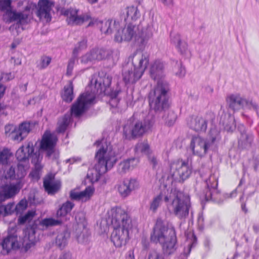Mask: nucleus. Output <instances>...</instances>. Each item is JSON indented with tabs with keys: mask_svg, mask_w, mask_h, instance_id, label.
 <instances>
[{
	"mask_svg": "<svg viewBox=\"0 0 259 259\" xmlns=\"http://www.w3.org/2000/svg\"><path fill=\"white\" fill-rule=\"evenodd\" d=\"M111 80L112 77L108 75H94L91 81V92L87 91L80 95L72 105L71 112L65 114L59 119L57 132H64L71 122L72 115L76 117L81 115L91 105L95 103L96 95L105 93L110 85Z\"/></svg>",
	"mask_w": 259,
	"mask_h": 259,
	"instance_id": "f257e3e1",
	"label": "nucleus"
},
{
	"mask_svg": "<svg viewBox=\"0 0 259 259\" xmlns=\"http://www.w3.org/2000/svg\"><path fill=\"white\" fill-rule=\"evenodd\" d=\"M164 65L156 60L151 65L150 73L154 80H157V85L149 95V105L155 110H161L167 106V93L169 91L168 83L163 79Z\"/></svg>",
	"mask_w": 259,
	"mask_h": 259,
	"instance_id": "f03ea898",
	"label": "nucleus"
},
{
	"mask_svg": "<svg viewBox=\"0 0 259 259\" xmlns=\"http://www.w3.org/2000/svg\"><path fill=\"white\" fill-rule=\"evenodd\" d=\"M95 144L99 148L95 156L97 162L95 165V174L92 173L91 170L88 173V177L92 182L98 181L100 176L111 169L117 160L115 152L112 146L107 143L105 140L98 141Z\"/></svg>",
	"mask_w": 259,
	"mask_h": 259,
	"instance_id": "7ed1b4c3",
	"label": "nucleus"
},
{
	"mask_svg": "<svg viewBox=\"0 0 259 259\" xmlns=\"http://www.w3.org/2000/svg\"><path fill=\"white\" fill-rule=\"evenodd\" d=\"M151 241L159 243L162 246L164 254L170 255L176 250L177 237L174 228L164 222L161 219H157L152 233Z\"/></svg>",
	"mask_w": 259,
	"mask_h": 259,
	"instance_id": "20e7f679",
	"label": "nucleus"
},
{
	"mask_svg": "<svg viewBox=\"0 0 259 259\" xmlns=\"http://www.w3.org/2000/svg\"><path fill=\"white\" fill-rule=\"evenodd\" d=\"M153 33V28L150 25H147L140 30L138 26L129 23L121 29H117L114 39L118 42L132 41L137 46L142 47L152 37Z\"/></svg>",
	"mask_w": 259,
	"mask_h": 259,
	"instance_id": "39448f33",
	"label": "nucleus"
},
{
	"mask_svg": "<svg viewBox=\"0 0 259 259\" xmlns=\"http://www.w3.org/2000/svg\"><path fill=\"white\" fill-rule=\"evenodd\" d=\"M164 196L168 209L180 219H185L189 214L190 202L189 197L176 189H171Z\"/></svg>",
	"mask_w": 259,
	"mask_h": 259,
	"instance_id": "423d86ee",
	"label": "nucleus"
},
{
	"mask_svg": "<svg viewBox=\"0 0 259 259\" xmlns=\"http://www.w3.org/2000/svg\"><path fill=\"white\" fill-rule=\"evenodd\" d=\"M221 139L220 131L213 128L210 130L208 138L204 139L200 136H194L192 138L190 149L194 155L199 157H203L208 151L213 147Z\"/></svg>",
	"mask_w": 259,
	"mask_h": 259,
	"instance_id": "0eeeda50",
	"label": "nucleus"
},
{
	"mask_svg": "<svg viewBox=\"0 0 259 259\" xmlns=\"http://www.w3.org/2000/svg\"><path fill=\"white\" fill-rule=\"evenodd\" d=\"M153 124L152 118L149 117L143 121H128L123 128V137L131 140L142 137L151 128Z\"/></svg>",
	"mask_w": 259,
	"mask_h": 259,
	"instance_id": "6e6552de",
	"label": "nucleus"
},
{
	"mask_svg": "<svg viewBox=\"0 0 259 259\" xmlns=\"http://www.w3.org/2000/svg\"><path fill=\"white\" fill-rule=\"evenodd\" d=\"M27 166L21 163L17 164V170L13 166L5 165L0 170V186L10 183L11 181L24 180L26 175V169Z\"/></svg>",
	"mask_w": 259,
	"mask_h": 259,
	"instance_id": "1a4fd4ad",
	"label": "nucleus"
},
{
	"mask_svg": "<svg viewBox=\"0 0 259 259\" xmlns=\"http://www.w3.org/2000/svg\"><path fill=\"white\" fill-rule=\"evenodd\" d=\"M108 221L113 228L132 229V219L128 213L120 207L112 208L108 211Z\"/></svg>",
	"mask_w": 259,
	"mask_h": 259,
	"instance_id": "9d476101",
	"label": "nucleus"
},
{
	"mask_svg": "<svg viewBox=\"0 0 259 259\" xmlns=\"http://www.w3.org/2000/svg\"><path fill=\"white\" fill-rule=\"evenodd\" d=\"M119 55L117 50H107L103 48H94L81 57L82 63H88L96 60L105 59H111L113 62L118 59Z\"/></svg>",
	"mask_w": 259,
	"mask_h": 259,
	"instance_id": "9b49d317",
	"label": "nucleus"
},
{
	"mask_svg": "<svg viewBox=\"0 0 259 259\" xmlns=\"http://www.w3.org/2000/svg\"><path fill=\"white\" fill-rule=\"evenodd\" d=\"M192 172L188 163L182 159L170 162L169 176L175 181H184L189 177Z\"/></svg>",
	"mask_w": 259,
	"mask_h": 259,
	"instance_id": "f8f14e48",
	"label": "nucleus"
},
{
	"mask_svg": "<svg viewBox=\"0 0 259 259\" xmlns=\"http://www.w3.org/2000/svg\"><path fill=\"white\" fill-rule=\"evenodd\" d=\"M226 101L229 107L233 110H238L244 108L257 110L258 108V106L255 103L249 101L239 94L229 95Z\"/></svg>",
	"mask_w": 259,
	"mask_h": 259,
	"instance_id": "ddd939ff",
	"label": "nucleus"
},
{
	"mask_svg": "<svg viewBox=\"0 0 259 259\" xmlns=\"http://www.w3.org/2000/svg\"><path fill=\"white\" fill-rule=\"evenodd\" d=\"M78 10L76 9L69 8L61 10V14L66 17V22L70 25H80L88 21L90 17L87 15H78Z\"/></svg>",
	"mask_w": 259,
	"mask_h": 259,
	"instance_id": "4468645a",
	"label": "nucleus"
},
{
	"mask_svg": "<svg viewBox=\"0 0 259 259\" xmlns=\"http://www.w3.org/2000/svg\"><path fill=\"white\" fill-rule=\"evenodd\" d=\"M9 183L3 186H0L2 189L0 192V202L12 198L18 193L24 184V180H20L15 183Z\"/></svg>",
	"mask_w": 259,
	"mask_h": 259,
	"instance_id": "2eb2a0df",
	"label": "nucleus"
},
{
	"mask_svg": "<svg viewBox=\"0 0 259 259\" xmlns=\"http://www.w3.org/2000/svg\"><path fill=\"white\" fill-rule=\"evenodd\" d=\"M130 60L132 61L134 68L143 75L149 65L148 55L141 52H136L130 56Z\"/></svg>",
	"mask_w": 259,
	"mask_h": 259,
	"instance_id": "dca6fc26",
	"label": "nucleus"
},
{
	"mask_svg": "<svg viewBox=\"0 0 259 259\" xmlns=\"http://www.w3.org/2000/svg\"><path fill=\"white\" fill-rule=\"evenodd\" d=\"M57 141L56 136L46 131L42 137L40 144V148L47 151V155L50 157L54 152V149Z\"/></svg>",
	"mask_w": 259,
	"mask_h": 259,
	"instance_id": "f3484780",
	"label": "nucleus"
},
{
	"mask_svg": "<svg viewBox=\"0 0 259 259\" xmlns=\"http://www.w3.org/2000/svg\"><path fill=\"white\" fill-rule=\"evenodd\" d=\"M54 6V2L51 0H39L36 15L40 19H44L47 22L51 20V11Z\"/></svg>",
	"mask_w": 259,
	"mask_h": 259,
	"instance_id": "a211bd4d",
	"label": "nucleus"
},
{
	"mask_svg": "<svg viewBox=\"0 0 259 259\" xmlns=\"http://www.w3.org/2000/svg\"><path fill=\"white\" fill-rule=\"evenodd\" d=\"M111 234V240L117 247H120L125 245L128 238L129 230L131 229L113 228Z\"/></svg>",
	"mask_w": 259,
	"mask_h": 259,
	"instance_id": "6ab92c4d",
	"label": "nucleus"
},
{
	"mask_svg": "<svg viewBox=\"0 0 259 259\" xmlns=\"http://www.w3.org/2000/svg\"><path fill=\"white\" fill-rule=\"evenodd\" d=\"M35 153H39V152H34V146L32 142H29L20 147L16 153V157L17 160L21 162H26L29 159H33V156Z\"/></svg>",
	"mask_w": 259,
	"mask_h": 259,
	"instance_id": "aec40b11",
	"label": "nucleus"
},
{
	"mask_svg": "<svg viewBox=\"0 0 259 259\" xmlns=\"http://www.w3.org/2000/svg\"><path fill=\"white\" fill-rule=\"evenodd\" d=\"M15 228H11L8 236L5 238L2 244L3 248L8 253L11 249L19 247L17 235L15 234Z\"/></svg>",
	"mask_w": 259,
	"mask_h": 259,
	"instance_id": "412c9836",
	"label": "nucleus"
},
{
	"mask_svg": "<svg viewBox=\"0 0 259 259\" xmlns=\"http://www.w3.org/2000/svg\"><path fill=\"white\" fill-rule=\"evenodd\" d=\"M170 41L181 54L186 55L189 52L187 42L182 38L179 33H171Z\"/></svg>",
	"mask_w": 259,
	"mask_h": 259,
	"instance_id": "4be33fe9",
	"label": "nucleus"
},
{
	"mask_svg": "<svg viewBox=\"0 0 259 259\" xmlns=\"http://www.w3.org/2000/svg\"><path fill=\"white\" fill-rule=\"evenodd\" d=\"M94 192L95 189L92 186H89L80 192L71 191L70 193V197L72 200L85 202L91 199Z\"/></svg>",
	"mask_w": 259,
	"mask_h": 259,
	"instance_id": "5701e85b",
	"label": "nucleus"
},
{
	"mask_svg": "<svg viewBox=\"0 0 259 259\" xmlns=\"http://www.w3.org/2000/svg\"><path fill=\"white\" fill-rule=\"evenodd\" d=\"M190 127L197 132H205L207 128V120L201 116H192L188 121Z\"/></svg>",
	"mask_w": 259,
	"mask_h": 259,
	"instance_id": "b1692460",
	"label": "nucleus"
},
{
	"mask_svg": "<svg viewBox=\"0 0 259 259\" xmlns=\"http://www.w3.org/2000/svg\"><path fill=\"white\" fill-rule=\"evenodd\" d=\"M207 190L205 194V198L206 200H215V195L217 194V187L218 186V181L216 178L211 176L209 178L206 180Z\"/></svg>",
	"mask_w": 259,
	"mask_h": 259,
	"instance_id": "393cba45",
	"label": "nucleus"
},
{
	"mask_svg": "<svg viewBox=\"0 0 259 259\" xmlns=\"http://www.w3.org/2000/svg\"><path fill=\"white\" fill-rule=\"evenodd\" d=\"M8 14L9 17L6 20L8 23L16 21L20 24H24L28 22L29 12L26 11L23 12L12 11V12H8Z\"/></svg>",
	"mask_w": 259,
	"mask_h": 259,
	"instance_id": "a878e982",
	"label": "nucleus"
},
{
	"mask_svg": "<svg viewBox=\"0 0 259 259\" xmlns=\"http://www.w3.org/2000/svg\"><path fill=\"white\" fill-rule=\"evenodd\" d=\"M143 75L135 68H124L122 72L123 80L126 84H133L140 79Z\"/></svg>",
	"mask_w": 259,
	"mask_h": 259,
	"instance_id": "bb28decb",
	"label": "nucleus"
},
{
	"mask_svg": "<svg viewBox=\"0 0 259 259\" xmlns=\"http://www.w3.org/2000/svg\"><path fill=\"white\" fill-rule=\"evenodd\" d=\"M97 24L100 28L101 31L106 34H111L114 30H117L120 25L119 22L112 20L97 22Z\"/></svg>",
	"mask_w": 259,
	"mask_h": 259,
	"instance_id": "cd10ccee",
	"label": "nucleus"
},
{
	"mask_svg": "<svg viewBox=\"0 0 259 259\" xmlns=\"http://www.w3.org/2000/svg\"><path fill=\"white\" fill-rule=\"evenodd\" d=\"M42 158L39 153H35L33 156L31 162L34 165V168L29 174V177L33 180H38L40 177L42 166L40 164V162Z\"/></svg>",
	"mask_w": 259,
	"mask_h": 259,
	"instance_id": "c85d7f7f",
	"label": "nucleus"
},
{
	"mask_svg": "<svg viewBox=\"0 0 259 259\" xmlns=\"http://www.w3.org/2000/svg\"><path fill=\"white\" fill-rule=\"evenodd\" d=\"M31 130L30 123L22 122L17 127L16 134L13 137V140L18 142L22 141L27 136Z\"/></svg>",
	"mask_w": 259,
	"mask_h": 259,
	"instance_id": "c756f323",
	"label": "nucleus"
},
{
	"mask_svg": "<svg viewBox=\"0 0 259 259\" xmlns=\"http://www.w3.org/2000/svg\"><path fill=\"white\" fill-rule=\"evenodd\" d=\"M44 186L45 190L48 194H54L60 188V184L58 182H55L54 177L49 175L44 181Z\"/></svg>",
	"mask_w": 259,
	"mask_h": 259,
	"instance_id": "7c9ffc66",
	"label": "nucleus"
},
{
	"mask_svg": "<svg viewBox=\"0 0 259 259\" xmlns=\"http://www.w3.org/2000/svg\"><path fill=\"white\" fill-rule=\"evenodd\" d=\"M139 162L138 158H132L125 160L120 163L118 170L121 173H125L135 168Z\"/></svg>",
	"mask_w": 259,
	"mask_h": 259,
	"instance_id": "2f4dec72",
	"label": "nucleus"
},
{
	"mask_svg": "<svg viewBox=\"0 0 259 259\" xmlns=\"http://www.w3.org/2000/svg\"><path fill=\"white\" fill-rule=\"evenodd\" d=\"M167 103H168V100L167 99ZM168 107V103H167V106L161 110H155V111H164V115L162 118L165 122V124H166L168 126L172 125L177 119V115L176 114L171 110H165ZM154 110V109H153Z\"/></svg>",
	"mask_w": 259,
	"mask_h": 259,
	"instance_id": "473e14b6",
	"label": "nucleus"
},
{
	"mask_svg": "<svg viewBox=\"0 0 259 259\" xmlns=\"http://www.w3.org/2000/svg\"><path fill=\"white\" fill-rule=\"evenodd\" d=\"M76 239L80 243H87L90 239V234L87 228L76 229Z\"/></svg>",
	"mask_w": 259,
	"mask_h": 259,
	"instance_id": "72a5a7b5",
	"label": "nucleus"
},
{
	"mask_svg": "<svg viewBox=\"0 0 259 259\" xmlns=\"http://www.w3.org/2000/svg\"><path fill=\"white\" fill-rule=\"evenodd\" d=\"M61 96L63 100L66 102H70L72 101L74 98V95L73 84L71 82L68 85L64 87Z\"/></svg>",
	"mask_w": 259,
	"mask_h": 259,
	"instance_id": "f704fd0d",
	"label": "nucleus"
},
{
	"mask_svg": "<svg viewBox=\"0 0 259 259\" xmlns=\"http://www.w3.org/2000/svg\"><path fill=\"white\" fill-rule=\"evenodd\" d=\"M61 223L59 220H55L53 218H47L42 220L39 222L38 228L41 230L47 229L49 227L57 226Z\"/></svg>",
	"mask_w": 259,
	"mask_h": 259,
	"instance_id": "c9c22d12",
	"label": "nucleus"
},
{
	"mask_svg": "<svg viewBox=\"0 0 259 259\" xmlns=\"http://www.w3.org/2000/svg\"><path fill=\"white\" fill-rule=\"evenodd\" d=\"M126 19L136 21L140 17V13L137 7L131 6L126 8Z\"/></svg>",
	"mask_w": 259,
	"mask_h": 259,
	"instance_id": "e433bc0d",
	"label": "nucleus"
},
{
	"mask_svg": "<svg viewBox=\"0 0 259 259\" xmlns=\"http://www.w3.org/2000/svg\"><path fill=\"white\" fill-rule=\"evenodd\" d=\"M74 204L69 201L62 204V206L58 210L57 212V216L58 217H62L65 216L67 213H69L73 207Z\"/></svg>",
	"mask_w": 259,
	"mask_h": 259,
	"instance_id": "4c0bfd02",
	"label": "nucleus"
},
{
	"mask_svg": "<svg viewBox=\"0 0 259 259\" xmlns=\"http://www.w3.org/2000/svg\"><path fill=\"white\" fill-rule=\"evenodd\" d=\"M166 195H163L162 193H160L157 196L153 198L150 203V209L153 212H155L158 208L160 206L162 203V200H164V196Z\"/></svg>",
	"mask_w": 259,
	"mask_h": 259,
	"instance_id": "58836bf2",
	"label": "nucleus"
},
{
	"mask_svg": "<svg viewBox=\"0 0 259 259\" xmlns=\"http://www.w3.org/2000/svg\"><path fill=\"white\" fill-rule=\"evenodd\" d=\"M69 237V234L67 231L60 233L56 239V244L60 248L64 247L67 244Z\"/></svg>",
	"mask_w": 259,
	"mask_h": 259,
	"instance_id": "ea45409f",
	"label": "nucleus"
},
{
	"mask_svg": "<svg viewBox=\"0 0 259 259\" xmlns=\"http://www.w3.org/2000/svg\"><path fill=\"white\" fill-rule=\"evenodd\" d=\"M135 150L138 154L147 155L149 153V146L147 141L139 142L136 145Z\"/></svg>",
	"mask_w": 259,
	"mask_h": 259,
	"instance_id": "a19ab883",
	"label": "nucleus"
},
{
	"mask_svg": "<svg viewBox=\"0 0 259 259\" xmlns=\"http://www.w3.org/2000/svg\"><path fill=\"white\" fill-rule=\"evenodd\" d=\"M75 221L77 224V228H87V222L86 220L85 214L83 212H79L75 215Z\"/></svg>",
	"mask_w": 259,
	"mask_h": 259,
	"instance_id": "79ce46f5",
	"label": "nucleus"
},
{
	"mask_svg": "<svg viewBox=\"0 0 259 259\" xmlns=\"http://www.w3.org/2000/svg\"><path fill=\"white\" fill-rule=\"evenodd\" d=\"M0 10L5 12L4 16L9 17L8 12H12L11 1L0 0Z\"/></svg>",
	"mask_w": 259,
	"mask_h": 259,
	"instance_id": "37998d69",
	"label": "nucleus"
},
{
	"mask_svg": "<svg viewBox=\"0 0 259 259\" xmlns=\"http://www.w3.org/2000/svg\"><path fill=\"white\" fill-rule=\"evenodd\" d=\"M241 128L243 130L241 132V137L239 140V143L241 145H246L250 144L252 141V136L251 135H248L246 133L244 130V127L243 125H241Z\"/></svg>",
	"mask_w": 259,
	"mask_h": 259,
	"instance_id": "c03bdc74",
	"label": "nucleus"
},
{
	"mask_svg": "<svg viewBox=\"0 0 259 259\" xmlns=\"http://www.w3.org/2000/svg\"><path fill=\"white\" fill-rule=\"evenodd\" d=\"M12 154L8 149H4L0 152V164L8 165L9 160Z\"/></svg>",
	"mask_w": 259,
	"mask_h": 259,
	"instance_id": "a18cd8bd",
	"label": "nucleus"
},
{
	"mask_svg": "<svg viewBox=\"0 0 259 259\" xmlns=\"http://www.w3.org/2000/svg\"><path fill=\"white\" fill-rule=\"evenodd\" d=\"M117 190L123 197H126L131 194L125 180L118 184Z\"/></svg>",
	"mask_w": 259,
	"mask_h": 259,
	"instance_id": "49530a36",
	"label": "nucleus"
},
{
	"mask_svg": "<svg viewBox=\"0 0 259 259\" xmlns=\"http://www.w3.org/2000/svg\"><path fill=\"white\" fill-rule=\"evenodd\" d=\"M87 47V39L83 38L81 41L78 42L75 46L73 50V56L77 58L78 53L85 49Z\"/></svg>",
	"mask_w": 259,
	"mask_h": 259,
	"instance_id": "de8ad7c7",
	"label": "nucleus"
},
{
	"mask_svg": "<svg viewBox=\"0 0 259 259\" xmlns=\"http://www.w3.org/2000/svg\"><path fill=\"white\" fill-rule=\"evenodd\" d=\"M26 233H27V235H26L25 238H27L29 242H31V244H35L37 239L35 237L36 231L34 226H33L30 228H27L26 232Z\"/></svg>",
	"mask_w": 259,
	"mask_h": 259,
	"instance_id": "09e8293b",
	"label": "nucleus"
},
{
	"mask_svg": "<svg viewBox=\"0 0 259 259\" xmlns=\"http://www.w3.org/2000/svg\"><path fill=\"white\" fill-rule=\"evenodd\" d=\"M125 181L131 193L133 191L137 190L140 187L139 182L136 179H125Z\"/></svg>",
	"mask_w": 259,
	"mask_h": 259,
	"instance_id": "8fccbe9b",
	"label": "nucleus"
},
{
	"mask_svg": "<svg viewBox=\"0 0 259 259\" xmlns=\"http://www.w3.org/2000/svg\"><path fill=\"white\" fill-rule=\"evenodd\" d=\"M174 71L176 75L180 77H183L185 75L186 71L181 62L176 61L174 68Z\"/></svg>",
	"mask_w": 259,
	"mask_h": 259,
	"instance_id": "3c124183",
	"label": "nucleus"
},
{
	"mask_svg": "<svg viewBox=\"0 0 259 259\" xmlns=\"http://www.w3.org/2000/svg\"><path fill=\"white\" fill-rule=\"evenodd\" d=\"M192 237V239L189 240H187L188 247L185 248L184 253L186 255H188L190 254L191 248L195 245L196 242V238L193 234L190 235Z\"/></svg>",
	"mask_w": 259,
	"mask_h": 259,
	"instance_id": "603ef678",
	"label": "nucleus"
},
{
	"mask_svg": "<svg viewBox=\"0 0 259 259\" xmlns=\"http://www.w3.org/2000/svg\"><path fill=\"white\" fill-rule=\"evenodd\" d=\"M35 213L34 211H29L24 215L20 217L18 219V223L23 224L26 221H30L34 216Z\"/></svg>",
	"mask_w": 259,
	"mask_h": 259,
	"instance_id": "864d4df0",
	"label": "nucleus"
},
{
	"mask_svg": "<svg viewBox=\"0 0 259 259\" xmlns=\"http://www.w3.org/2000/svg\"><path fill=\"white\" fill-rule=\"evenodd\" d=\"M5 133L13 140V137L16 134L17 126L13 124H8L5 126Z\"/></svg>",
	"mask_w": 259,
	"mask_h": 259,
	"instance_id": "5fc2aeb1",
	"label": "nucleus"
},
{
	"mask_svg": "<svg viewBox=\"0 0 259 259\" xmlns=\"http://www.w3.org/2000/svg\"><path fill=\"white\" fill-rule=\"evenodd\" d=\"M51 58L49 56H42L40 60L38 67L40 69H43L47 68L51 62Z\"/></svg>",
	"mask_w": 259,
	"mask_h": 259,
	"instance_id": "6e6d98bb",
	"label": "nucleus"
},
{
	"mask_svg": "<svg viewBox=\"0 0 259 259\" xmlns=\"http://www.w3.org/2000/svg\"><path fill=\"white\" fill-rule=\"evenodd\" d=\"M27 203L26 200H22L15 206V210L17 214L21 213L26 209Z\"/></svg>",
	"mask_w": 259,
	"mask_h": 259,
	"instance_id": "4d7b16f0",
	"label": "nucleus"
},
{
	"mask_svg": "<svg viewBox=\"0 0 259 259\" xmlns=\"http://www.w3.org/2000/svg\"><path fill=\"white\" fill-rule=\"evenodd\" d=\"M76 60L77 58L73 56L69 60L66 72V74L67 75L70 76L72 74L74 66Z\"/></svg>",
	"mask_w": 259,
	"mask_h": 259,
	"instance_id": "13d9d810",
	"label": "nucleus"
},
{
	"mask_svg": "<svg viewBox=\"0 0 259 259\" xmlns=\"http://www.w3.org/2000/svg\"><path fill=\"white\" fill-rule=\"evenodd\" d=\"M147 259H165L164 256L160 252L155 251H150L148 255Z\"/></svg>",
	"mask_w": 259,
	"mask_h": 259,
	"instance_id": "bf43d9fd",
	"label": "nucleus"
},
{
	"mask_svg": "<svg viewBox=\"0 0 259 259\" xmlns=\"http://www.w3.org/2000/svg\"><path fill=\"white\" fill-rule=\"evenodd\" d=\"M119 92H115L113 95H112L111 98L109 101L110 105L113 107H116L117 106V103L118 102V99L117 98V96Z\"/></svg>",
	"mask_w": 259,
	"mask_h": 259,
	"instance_id": "052dcab7",
	"label": "nucleus"
},
{
	"mask_svg": "<svg viewBox=\"0 0 259 259\" xmlns=\"http://www.w3.org/2000/svg\"><path fill=\"white\" fill-rule=\"evenodd\" d=\"M15 206L13 203H9L4 207L5 215L11 214L15 210Z\"/></svg>",
	"mask_w": 259,
	"mask_h": 259,
	"instance_id": "680f3d73",
	"label": "nucleus"
},
{
	"mask_svg": "<svg viewBox=\"0 0 259 259\" xmlns=\"http://www.w3.org/2000/svg\"><path fill=\"white\" fill-rule=\"evenodd\" d=\"M14 75L12 73H5L2 74V78L7 80H9L13 79Z\"/></svg>",
	"mask_w": 259,
	"mask_h": 259,
	"instance_id": "e2e57ef3",
	"label": "nucleus"
},
{
	"mask_svg": "<svg viewBox=\"0 0 259 259\" xmlns=\"http://www.w3.org/2000/svg\"><path fill=\"white\" fill-rule=\"evenodd\" d=\"M165 6L171 7L174 5L173 0H160Z\"/></svg>",
	"mask_w": 259,
	"mask_h": 259,
	"instance_id": "0e129e2a",
	"label": "nucleus"
},
{
	"mask_svg": "<svg viewBox=\"0 0 259 259\" xmlns=\"http://www.w3.org/2000/svg\"><path fill=\"white\" fill-rule=\"evenodd\" d=\"M149 160L150 161V162L153 164V167H155L157 164V160L155 156H149Z\"/></svg>",
	"mask_w": 259,
	"mask_h": 259,
	"instance_id": "69168bd1",
	"label": "nucleus"
},
{
	"mask_svg": "<svg viewBox=\"0 0 259 259\" xmlns=\"http://www.w3.org/2000/svg\"><path fill=\"white\" fill-rule=\"evenodd\" d=\"M142 244L144 249H147L149 247V243L146 239H142Z\"/></svg>",
	"mask_w": 259,
	"mask_h": 259,
	"instance_id": "338daca9",
	"label": "nucleus"
},
{
	"mask_svg": "<svg viewBox=\"0 0 259 259\" xmlns=\"http://www.w3.org/2000/svg\"><path fill=\"white\" fill-rule=\"evenodd\" d=\"M5 91V87L3 85H0V98L4 95Z\"/></svg>",
	"mask_w": 259,
	"mask_h": 259,
	"instance_id": "774afa93",
	"label": "nucleus"
}]
</instances>
